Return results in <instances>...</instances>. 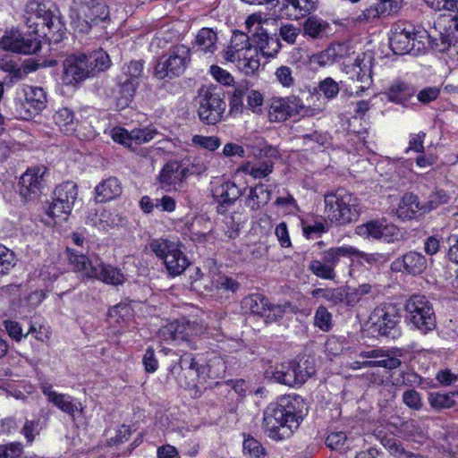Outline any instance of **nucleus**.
<instances>
[{
    "label": "nucleus",
    "instance_id": "nucleus-64",
    "mask_svg": "<svg viewBox=\"0 0 458 458\" xmlns=\"http://www.w3.org/2000/svg\"><path fill=\"white\" fill-rule=\"evenodd\" d=\"M280 84L285 88H290L294 84L293 71L289 66L282 65L278 67L275 73Z\"/></svg>",
    "mask_w": 458,
    "mask_h": 458
},
{
    "label": "nucleus",
    "instance_id": "nucleus-34",
    "mask_svg": "<svg viewBox=\"0 0 458 458\" xmlns=\"http://www.w3.org/2000/svg\"><path fill=\"white\" fill-rule=\"evenodd\" d=\"M78 196V186L73 182H64L55 187L54 197L58 199V203L68 206L72 209Z\"/></svg>",
    "mask_w": 458,
    "mask_h": 458
},
{
    "label": "nucleus",
    "instance_id": "nucleus-29",
    "mask_svg": "<svg viewBox=\"0 0 458 458\" xmlns=\"http://www.w3.org/2000/svg\"><path fill=\"white\" fill-rule=\"evenodd\" d=\"M272 191L268 186L259 183L250 188V193L245 199L246 207L252 211L259 210L265 207L271 199Z\"/></svg>",
    "mask_w": 458,
    "mask_h": 458
},
{
    "label": "nucleus",
    "instance_id": "nucleus-43",
    "mask_svg": "<svg viewBox=\"0 0 458 458\" xmlns=\"http://www.w3.org/2000/svg\"><path fill=\"white\" fill-rule=\"evenodd\" d=\"M216 33L209 28L201 29L196 38L197 44L206 53H213L216 49Z\"/></svg>",
    "mask_w": 458,
    "mask_h": 458
},
{
    "label": "nucleus",
    "instance_id": "nucleus-40",
    "mask_svg": "<svg viewBox=\"0 0 458 458\" xmlns=\"http://www.w3.org/2000/svg\"><path fill=\"white\" fill-rule=\"evenodd\" d=\"M132 309L127 303H119L108 310L107 321L110 325H123L132 317Z\"/></svg>",
    "mask_w": 458,
    "mask_h": 458
},
{
    "label": "nucleus",
    "instance_id": "nucleus-54",
    "mask_svg": "<svg viewBox=\"0 0 458 458\" xmlns=\"http://www.w3.org/2000/svg\"><path fill=\"white\" fill-rule=\"evenodd\" d=\"M0 69L9 73L8 76L4 79L5 83L17 82L22 79L23 72L17 65V64L13 61L0 63Z\"/></svg>",
    "mask_w": 458,
    "mask_h": 458
},
{
    "label": "nucleus",
    "instance_id": "nucleus-46",
    "mask_svg": "<svg viewBox=\"0 0 458 458\" xmlns=\"http://www.w3.org/2000/svg\"><path fill=\"white\" fill-rule=\"evenodd\" d=\"M143 60H131L130 63L123 66L121 76H125L129 80L140 82V80L143 75Z\"/></svg>",
    "mask_w": 458,
    "mask_h": 458
},
{
    "label": "nucleus",
    "instance_id": "nucleus-4",
    "mask_svg": "<svg viewBox=\"0 0 458 458\" xmlns=\"http://www.w3.org/2000/svg\"><path fill=\"white\" fill-rule=\"evenodd\" d=\"M324 213L336 225L355 223L360 215V200L352 192L339 187L324 194Z\"/></svg>",
    "mask_w": 458,
    "mask_h": 458
},
{
    "label": "nucleus",
    "instance_id": "nucleus-48",
    "mask_svg": "<svg viewBox=\"0 0 458 458\" xmlns=\"http://www.w3.org/2000/svg\"><path fill=\"white\" fill-rule=\"evenodd\" d=\"M50 403L74 420L78 407L72 403V398L70 395L58 393Z\"/></svg>",
    "mask_w": 458,
    "mask_h": 458
},
{
    "label": "nucleus",
    "instance_id": "nucleus-49",
    "mask_svg": "<svg viewBox=\"0 0 458 458\" xmlns=\"http://www.w3.org/2000/svg\"><path fill=\"white\" fill-rule=\"evenodd\" d=\"M251 38L246 33L240 30H234L231 38L230 46L232 48L242 53H250L253 51L252 44L250 43Z\"/></svg>",
    "mask_w": 458,
    "mask_h": 458
},
{
    "label": "nucleus",
    "instance_id": "nucleus-21",
    "mask_svg": "<svg viewBox=\"0 0 458 458\" xmlns=\"http://www.w3.org/2000/svg\"><path fill=\"white\" fill-rule=\"evenodd\" d=\"M90 271V278L99 280L106 284L120 285L125 281V276L119 268L104 263L98 258L95 259V267Z\"/></svg>",
    "mask_w": 458,
    "mask_h": 458
},
{
    "label": "nucleus",
    "instance_id": "nucleus-13",
    "mask_svg": "<svg viewBox=\"0 0 458 458\" xmlns=\"http://www.w3.org/2000/svg\"><path fill=\"white\" fill-rule=\"evenodd\" d=\"M374 318L377 321L374 323L375 330L378 335L390 340H396L401 332L398 327L400 320V310L394 303H384L374 310Z\"/></svg>",
    "mask_w": 458,
    "mask_h": 458
},
{
    "label": "nucleus",
    "instance_id": "nucleus-24",
    "mask_svg": "<svg viewBox=\"0 0 458 458\" xmlns=\"http://www.w3.org/2000/svg\"><path fill=\"white\" fill-rule=\"evenodd\" d=\"M425 213L424 203H420L419 197L412 192L403 196L396 209L397 216L403 220L418 218Z\"/></svg>",
    "mask_w": 458,
    "mask_h": 458
},
{
    "label": "nucleus",
    "instance_id": "nucleus-38",
    "mask_svg": "<svg viewBox=\"0 0 458 458\" xmlns=\"http://www.w3.org/2000/svg\"><path fill=\"white\" fill-rule=\"evenodd\" d=\"M330 28L329 24L315 16L309 17L303 22L304 35H307L312 38H320L327 34V30Z\"/></svg>",
    "mask_w": 458,
    "mask_h": 458
},
{
    "label": "nucleus",
    "instance_id": "nucleus-36",
    "mask_svg": "<svg viewBox=\"0 0 458 458\" xmlns=\"http://www.w3.org/2000/svg\"><path fill=\"white\" fill-rule=\"evenodd\" d=\"M21 31L18 29H11L4 31V36L0 39V48L4 51L13 53L30 52L32 45H26L21 47L20 45Z\"/></svg>",
    "mask_w": 458,
    "mask_h": 458
},
{
    "label": "nucleus",
    "instance_id": "nucleus-8",
    "mask_svg": "<svg viewBox=\"0 0 458 458\" xmlns=\"http://www.w3.org/2000/svg\"><path fill=\"white\" fill-rule=\"evenodd\" d=\"M406 319L421 334L426 335L437 327L432 303L424 295H412L405 304Z\"/></svg>",
    "mask_w": 458,
    "mask_h": 458
},
{
    "label": "nucleus",
    "instance_id": "nucleus-44",
    "mask_svg": "<svg viewBox=\"0 0 458 458\" xmlns=\"http://www.w3.org/2000/svg\"><path fill=\"white\" fill-rule=\"evenodd\" d=\"M248 93V82L238 84L230 98V114L242 113L243 110V98Z\"/></svg>",
    "mask_w": 458,
    "mask_h": 458
},
{
    "label": "nucleus",
    "instance_id": "nucleus-35",
    "mask_svg": "<svg viewBox=\"0 0 458 458\" xmlns=\"http://www.w3.org/2000/svg\"><path fill=\"white\" fill-rule=\"evenodd\" d=\"M242 308L250 310L253 315L265 318L269 307L268 299L260 293L250 294L243 298Z\"/></svg>",
    "mask_w": 458,
    "mask_h": 458
},
{
    "label": "nucleus",
    "instance_id": "nucleus-47",
    "mask_svg": "<svg viewBox=\"0 0 458 458\" xmlns=\"http://www.w3.org/2000/svg\"><path fill=\"white\" fill-rule=\"evenodd\" d=\"M273 167L274 163L270 159H267L254 165L248 164L242 167V171L254 178H263L272 173Z\"/></svg>",
    "mask_w": 458,
    "mask_h": 458
},
{
    "label": "nucleus",
    "instance_id": "nucleus-17",
    "mask_svg": "<svg viewBox=\"0 0 458 458\" xmlns=\"http://www.w3.org/2000/svg\"><path fill=\"white\" fill-rule=\"evenodd\" d=\"M72 2L84 16L88 28L104 21L108 17V7L103 0H72Z\"/></svg>",
    "mask_w": 458,
    "mask_h": 458
},
{
    "label": "nucleus",
    "instance_id": "nucleus-16",
    "mask_svg": "<svg viewBox=\"0 0 458 458\" xmlns=\"http://www.w3.org/2000/svg\"><path fill=\"white\" fill-rule=\"evenodd\" d=\"M169 373L180 386L191 387L199 377V366L191 353H184L178 362L170 367Z\"/></svg>",
    "mask_w": 458,
    "mask_h": 458
},
{
    "label": "nucleus",
    "instance_id": "nucleus-5",
    "mask_svg": "<svg viewBox=\"0 0 458 458\" xmlns=\"http://www.w3.org/2000/svg\"><path fill=\"white\" fill-rule=\"evenodd\" d=\"M275 382L288 386H301L316 373L315 360L310 356H297L277 364L270 372Z\"/></svg>",
    "mask_w": 458,
    "mask_h": 458
},
{
    "label": "nucleus",
    "instance_id": "nucleus-15",
    "mask_svg": "<svg viewBox=\"0 0 458 458\" xmlns=\"http://www.w3.org/2000/svg\"><path fill=\"white\" fill-rule=\"evenodd\" d=\"M356 233L364 238L384 240L390 243L399 240L400 231L393 224L381 220H370L356 227Z\"/></svg>",
    "mask_w": 458,
    "mask_h": 458
},
{
    "label": "nucleus",
    "instance_id": "nucleus-7",
    "mask_svg": "<svg viewBox=\"0 0 458 458\" xmlns=\"http://www.w3.org/2000/svg\"><path fill=\"white\" fill-rule=\"evenodd\" d=\"M199 120L208 125H215L221 122L225 111V94L221 87L201 88L199 90Z\"/></svg>",
    "mask_w": 458,
    "mask_h": 458
},
{
    "label": "nucleus",
    "instance_id": "nucleus-62",
    "mask_svg": "<svg viewBox=\"0 0 458 458\" xmlns=\"http://www.w3.org/2000/svg\"><path fill=\"white\" fill-rule=\"evenodd\" d=\"M22 453L23 445L20 442L0 445V458H20Z\"/></svg>",
    "mask_w": 458,
    "mask_h": 458
},
{
    "label": "nucleus",
    "instance_id": "nucleus-11",
    "mask_svg": "<svg viewBox=\"0 0 458 458\" xmlns=\"http://www.w3.org/2000/svg\"><path fill=\"white\" fill-rule=\"evenodd\" d=\"M426 31L416 30L415 26L408 21L396 22L392 30L389 45L395 55L416 53V42L421 44L420 38Z\"/></svg>",
    "mask_w": 458,
    "mask_h": 458
},
{
    "label": "nucleus",
    "instance_id": "nucleus-33",
    "mask_svg": "<svg viewBox=\"0 0 458 458\" xmlns=\"http://www.w3.org/2000/svg\"><path fill=\"white\" fill-rule=\"evenodd\" d=\"M428 401L430 407L436 411L451 409L458 406V390L449 393L430 392Z\"/></svg>",
    "mask_w": 458,
    "mask_h": 458
},
{
    "label": "nucleus",
    "instance_id": "nucleus-31",
    "mask_svg": "<svg viewBox=\"0 0 458 458\" xmlns=\"http://www.w3.org/2000/svg\"><path fill=\"white\" fill-rule=\"evenodd\" d=\"M243 192L232 181H227L216 187L213 196L217 199L221 206L233 205Z\"/></svg>",
    "mask_w": 458,
    "mask_h": 458
},
{
    "label": "nucleus",
    "instance_id": "nucleus-56",
    "mask_svg": "<svg viewBox=\"0 0 458 458\" xmlns=\"http://www.w3.org/2000/svg\"><path fill=\"white\" fill-rule=\"evenodd\" d=\"M441 93V88L437 86H428L420 89L417 94L418 101L422 105H429L437 100Z\"/></svg>",
    "mask_w": 458,
    "mask_h": 458
},
{
    "label": "nucleus",
    "instance_id": "nucleus-28",
    "mask_svg": "<svg viewBox=\"0 0 458 458\" xmlns=\"http://www.w3.org/2000/svg\"><path fill=\"white\" fill-rule=\"evenodd\" d=\"M47 106V94L42 88L32 87L29 92H26L25 107L27 108V116L29 119L34 114H39Z\"/></svg>",
    "mask_w": 458,
    "mask_h": 458
},
{
    "label": "nucleus",
    "instance_id": "nucleus-63",
    "mask_svg": "<svg viewBox=\"0 0 458 458\" xmlns=\"http://www.w3.org/2000/svg\"><path fill=\"white\" fill-rule=\"evenodd\" d=\"M192 142L209 151L217 149L221 144L219 138L216 136L195 135L192 138Z\"/></svg>",
    "mask_w": 458,
    "mask_h": 458
},
{
    "label": "nucleus",
    "instance_id": "nucleus-57",
    "mask_svg": "<svg viewBox=\"0 0 458 458\" xmlns=\"http://www.w3.org/2000/svg\"><path fill=\"white\" fill-rule=\"evenodd\" d=\"M318 89L327 99L335 98L340 91L338 83L331 77L319 81Z\"/></svg>",
    "mask_w": 458,
    "mask_h": 458
},
{
    "label": "nucleus",
    "instance_id": "nucleus-26",
    "mask_svg": "<svg viewBox=\"0 0 458 458\" xmlns=\"http://www.w3.org/2000/svg\"><path fill=\"white\" fill-rule=\"evenodd\" d=\"M123 192V187L118 178L111 176L100 182L95 187V201L105 203L118 198Z\"/></svg>",
    "mask_w": 458,
    "mask_h": 458
},
{
    "label": "nucleus",
    "instance_id": "nucleus-22",
    "mask_svg": "<svg viewBox=\"0 0 458 458\" xmlns=\"http://www.w3.org/2000/svg\"><path fill=\"white\" fill-rule=\"evenodd\" d=\"M349 55V47L345 43L335 42L330 44L325 50L310 57L311 64L319 67L332 64Z\"/></svg>",
    "mask_w": 458,
    "mask_h": 458
},
{
    "label": "nucleus",
    "instance_id": "nucleus-2",
    "mask_svg": "<svg viewBox=\"0 0 458 458\" xmlns=\"http://www.w3.org/2000/svg\"><path fill=\"white\" fill-rule=\"evenodd\" d=\"M23 18L31 33L45 38L49 44L60 43L65 35L64 17L59 7L50 0H29Z\"/></svg>",
    "mask_w": 458,
    "mask_h": 458
},
{
    "label": "nucleus",
    "instance_id": "nucleus-39",
    "mask_svg": "<svg viewBox=\"0 0 458 458\" xmlns=\"http://www.w3.org/2000/svg\"><path fill=\"white\" fill-rule=\"evenodd\" d=\"M289 108L287 98H274L269 108V117L274 122H284L293 115Z\"/></svg>",
    "mask_w": 458,
    "mask_h": 458
},
{
    "label": "nucleus",
    "instance_id": "nucleus-18",
    "mask_svg": "<svg viewBox=\"0 0 458 458\" xmlns=\"http://www.w3.org/2000/svg\"><path fill=\"white\" fill-rule=\"evenodd\" d=\"M426 268L427 259L417 251H409L391 263L392 271L407 273L413 276L420 275Z\"/></svg>",
    "mask_w": 458,
    "mask_h": 458
},
{
    "label": "nucleus",
    "instance_id": "nucleus-59",
    "mask_svg": "<svg viewBox=\"0 0 458 458\" xmlns=\"http://www.w3.org/2000/svg\"><path fill=\"white\" fill-rule=\"evenodd\" d=\"M213 284L217 290H224L231 293H235L240 289V283L227 276H219Z\"/></svg>",
    "mask_w": 458,
    "mask_h": 458
},
{
    "label": "nucleus",
    "instance_id": "nucleus-32",
    "mask_svg": "<svg viewBox=\"0 0 458 458\" xmlns=\"http://www.w3.org/2000/svg\"><path fill=\"white\" fill-rule=\"evenodd\" d=\"M69 264L76 272H80L83 276L90 278L91 271L95 267V261H91L83 253H79L71 248H66Z\"/></svg>",
    "mask_w": 458,
    "mask_h": 458
},
{
    "label": "nucleus",
    "instance_id": "nucleus-6",
    "mask_svg": "<svg viewBox=\"0 0 458 458\" xmlns=\"http://www.w3.org/2000/svg\"><path fill=\"white\" fill-rule=\"evenodd\" d=\"M191 61V49L185 45H175L159 56L153 67V77L169 82L179 78Z\"/></svg>",
    "mask_w": 458,
    "mask_h": 458
},
{
    "label": "nucleus",
    "instance_id": "nucleus-25",
    "mask_svg": "<svg viewBox=\"0 0 458 458\" xmlns=\"http://www.w3.org/2000/svg\"><path fill=\"white\" fill-rule=\"evenodd\" d=\"M192 327L189 321H174L161 327L158 335L163 341L190 342Z\"/></svg>",
    "mask_w": 458,
    "mask_h": 458
},
{
    "label": "nucleus",
    "instance_id": "nucleus-37",
    "mask_svg": "<svg viewBox=\"0 0 458 458\" xmlns=\"http://www.w3.org/2000/svg\"><path fill=\"white\" fill-rule=\"evenodd\" d=\"M352 258L356 257L359 259L357 262L360 265H363V263H367L370 267H380L386 262H388L391 259L390 253H382V252H373L367 253L358 250L357 248L352 246Z\"/></svg>",
    "mask_w": 458,
    "mask_h": 458
},
{
    "label": "nucleus",
    "instance_id": "nucleus-23",
    "mask_svg": "<svg viewBox=\"0 0 458 458\" xmlns=\"http://www.w3.org/2000/svg\"><path fill=\"white\" fill-rule=\"evenodd\" d=\"M183 167L177 161H169L162 167L157 180L161 187L169 190L171 187L177 189L181 187L190 175L182 176V169Z\"/></svg>",
    "mask_w": 458,
    "mask_h": 458
},
{
    "label": "nucleus",
    "instance_id": "nucleus-45",
    "mask_svg": "<svg viewBox=\"0 0 458 458\" xmlns=\"http://www.w3.org/2000/svg\"><path fill=\"white\" fill-rule=\"evenodd\" d=\"M260 65L258 54L249 55V53H243L238 55V68L244 72L246 75H252L256 71L259 70Z\"/></svg>",
    "mask_w": 458,
    "mask_h": 458
},
{
    "label": "nucleus",
    "instance_id": "nucleus-9",
    "mask_svg": "<svg viewBox=\"0 0 458 458\" xmlns=\"http://www.w3.org/2000/svg\"><path fill=\"white\" fill-rule=\"evenodd\" d=\"M150 249L156 256L164 260L165 267L171 276H179L190 265L184 253L177 242L167 239L153 240Z\"/></svg>",
    "mask_w": 458,
    "mask_h": 458
},
{
    "label": "nucleus",
    "instance_id": "nucleus-41",
    "mask_svg": "<svg viewBox=\"0 0 458 458\" xmlns=\"http://www.w3.org/2000/svg\"><path fill=\"white\" fill-rule=\"evenodd\" d=\"M116 83L119 87L120 100L127 106L132 100L140 82L119 75L116 78Z\"/></svg>",
    "mask_w": 458,
    "mask_h": 458
},
{
    "label": "nucleus",
    "instance_id": "nucleus-61",
    "mask_svg": "<svg viewBox=\"0 0 458 458\" xmlns=\"http://www.w3.org/2000/svg\"><path fill=\"white\" fill-rule=\"evenodd\" d=\"M301 33V28L295 27L293 24H281L279 28V36L287 44L293 45Z\"/></svg>",
    "mask_w": 458,
    "mask_h": 458
},
{
    "label": "nucleus",
    "instance_id": "nucleus-60",
    "mask_svg": "<svg viewBox=\"0 0 458 458\" xmlns=\"http://www.w3.org/2000/svg\"><path fill=\"white\" fill-rule=\"evenodd\" d=\"M40 38H41V37H38V35L31 33V30H29L28 36H25L21 31V38L19 40L21 47H23V46H26V45H33V46H31L32 49H30V52H20L19 54H23V55L36 54L41 48V39Z\"/></svg>",
    "mask_w": 458,
    "mask_h": 458
},
{
    "label": "nucleus",
    "instance_id": "nucleus-27",
    "mask_svg": "<svg viewBox=\"0 0 458 458\" xmlns=\"http://www.w3.org/2000/svg\"><path fill=\"white\" fill-rule=\"evenodd\" d=\"M415 94V88L402 81H396L392 83L387 91L385 92L388 101L403 106H407L408 102Z\"/></svg>",
    "mask_w": 458,
    "mask_h": 458
},
{
    "label": "nucleus",
    "instance_id": "nucleus-14",
    "mask_svg": "<svg viewBox=\"0 0 458 458\" xmlns=\"http://www.w3.org/2000/svg\"><path fill=\"white\" fill-rule=\"evenodd\" d=\"M373 62L374 57L371 54L361 53L352 64L344 65V71L349 79L360 83L356 91L357 96L363 93L372 84Z\"/></svg>",
    "mask_w": 458,
    "mask_h": 458
},
{
    "label": "nucleus",
    "instance_id": "nucleus-55",
    "mask_svg": "<svg viewBox=\"0 0 458 458\" xmlns=\"http://www.w3.org/2000/svg\"><path fill=\"white\" fill-rule=\"evenodd\" d=\"M449 195L443 190L432 192L428 196V201L424 203V212H429L442 204H445L449 201Z\"/></svg>",
    "mask_w": 458,
    "mask_h": 458
},
{
    "label": "nucleus",
    "instance_id": "nucleus-1",
    "mask_svg": "<svg viewBox=\"0 0 458 458\" xmlns=\"http://www.w3.org/2000/svg\"><path fill=\"white\" fill-rule=\"evenodd\" d=\"M306 411L303 398L297 394L283 396L269 403L263 411L265 434L275 441L289 438L299 428Z\"/></svg>",
    "mask_w": 458,
    "mask_h": 458
},
{
    "label": "nucleus",
    "instance_id": "nucleus-19",
    "mask_svg": "<svg viewBox=\"0 0 458 458\" xmlns=\"http://www.w3.org/2000/svg\"><path fill=\"white\" fill-rule=\"evenodd\" d=\"M40 168L28 169L20 178L18 187L21 197L30 201L39 196L43 177Z\"/></svg>",
    "mask_w": 458,
    "mask_h": 458
},
{
    "label": "nucleus",
    "instance_id": "nucleus-12",
    "mask_svg": "<svg viewBox=\"0 0 458 458\" xmlns=\"http://www.w3.org/2000/svg\"><path fill=\"white\" fill-rule=\"evenodd\" d=\"M352 246L345 245L332 247L321 254V259H312L309 264V270L318 277L326 280H334L336 276L335 267L340 258H352Z\"/></svg>",
    "mask_w": 458,
    "mask_h": 458
},
{
    "label": "nucleus",
    "instance_id": "nucleus-42",
    "mask_svg": "<svg viewBox=\"0 0 458 458\" xmlns=\"http://www.w3.org/2000/svg\"><path fill=\"white\" fill-rule=\"evenodd\" d=\"M43 418V424L46 425L48 416L43 411L37 420H26L21 430V434L25 437L28 443L33 442L35 437L39 434L42 426H40V419Z\"/></svg>",
    "mask_w": 458,
    "mask_h": 458
},
{
    "label": "nucleus",
    "instance_id": "nucleus-51",
    "mask_svg": "<svg viewBox=\"0 0 458 458\" xmlns=\"http://www.w3.org/2000/svg\"><path fill=\"white\" fill-rule=\"evenodd\" d=\"M314 325L325 332L332 328V315L324 306H319L314 316Z\"/></svg>",
    "mask_w": 458,
    "mask_h": 458
},
{
    "label": "nucleus",
    "instance_id": "nucleus-3",
    "mask_svg": "<svg viewBox=\"0 0 458 458\" xmlns=\"http://www.w3.org/2000/svg\"><path fill=\"white\" fill-rule=\"evenodd\" d=\"M111 64L108 54L101 48L89 55L84 53L70 55L63 61L64 81L67 84H78L106 71Z\"/></svg>",
    "mask_w": 458,
    "mask_h": 458
},
{
    "label": "nucleus",
    "instance_id": "nucleus-52",
    "mask_svg": "<svg viewBox=\"0 0 458 458\" xmlns=\"http://www.w3.org/2000/svg\"><path fill=\"white\" fill-rule=\"evenodd\" d=\"M243 452L249 454L251 458H264L267 454L263 445L250 436L243 441Z\"/></svg>",
    "mask_w": 458,
    "mask_h": 458
},
{
    "label": "nucleus",
    "instance_id": "nucleus-53",
    "mask_svg": "<svg viewBox=\"0 0 458 458\" xmlns=\"http://www.w3.org/2000/svg\"><path fill=\"white\" fill-rule=\"evenodd\" d=\"M72 209L64 204L58 203V199L53 197V201L47 209V215L51 218H59L60 220H67Z\"/></svg>",
    "mask_w": 458,
    "mask_h": 458
},
{
    "label": "nucleus",
    "instance_id": "nucleus-10",
    "mask_svg": "<svg viewBox=\"0 0 458 458\" xmlns=\"http://www.w3.org/2000/svg\"><path fill=\"white\" fill-rule=\"evenodd\" d=\"M246 27L249 32H252L251 41L255 44L253 52L258 54L260 51L263 56L274 57L282 47L280 38L276 33L270 34L260 18L256 14L249 16L246 20Z\"/></svg>",
    "mask_w": 458,
    "mask_h": 458
},
{
    "label": "nucleus",
    "instance_id": "nucleus-50",
    "mask_svg": "<svg viewBox=\"0 0 458 458\" xmlns=\"http://www.w3.org/2000/svg\"><path fill=\"white\" fill-rule=\"evenodd\" d=\"M157 134L158 131L153 127L137 128L130 131L131 140L137 145L150 141Z\"/></svg>",
    "mask_w": 458,
    "mask_h": 458
},
{
    "label": "nucleus",
    "instance_id": "nucleus-30",
    "mask_svg": "<svg viewBox=\"0 0 458 458\" xmlns=\"http://www.w3.org/2000/svg\"><path fill=\"white\" fill-rule=\"evenodd\" d=\"M52 119L60 131L67 135L72 134L76 131L79 123L73 111L68 107H60L55 110Z\"/></svg>",
    "mask_w": 458,
    "mask_h": 458
},
{
    "label": "nucleus",
    "instance_id": "nucleus-20",
    "mask_svg": "<svg viewBox=\"0 0 458 458\" xmlns=\"http://www.w3.org/2000/svg\"><path fill=\"white\" fill-rule=\"evenodd\" d=\"M360 357L362 359H375L374 360H357L352 363V368L354 369L360 368L382 367L388 369H394L401 365V360L395 357L383 352L382 350H373L361 352Z\"/></svg>",
    "mask_w": 458,
    "mask_h": 458
},
{
    "label": "nucleus",
    "instance_id": "nucleus-58",
    "mask_svg": "<svg viewBox=\"0 0 458 458\" xmlns=\"http://www.w3.org/2000/svg\"><path fill=\"white\" fill-rule=\"evenodd\" d=\"M346 434L343 431L330 433L325 441L326 445L331 450L343 451L345 449Z\"/></svg>",
    "mask_w": 458,
    "mask_h": 458
}]
</instances>
